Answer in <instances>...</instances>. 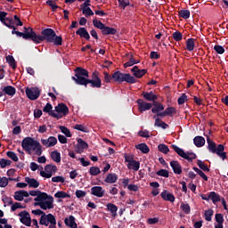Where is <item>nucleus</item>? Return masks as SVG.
<instances>
[{"instance_id":"obj_43","label":"nucleus","mask_w":228,"mask_h":228,"mask_svg":"<svg viewBox=\"0 0 228 228\" xmlns=\"http://www.w3.org/2000/svg\"><path fill=\"white\" fill-rule=\"evenodd\" d=\"M158 149L159 152H162L163 154H168V152H170L168 146L164 143L159 144Z\"/></svg>"},{"instance_id":"obj_64","label":"nucleus","mask_w":228,"mask_h":228,"mask_svg":"<svg viewBox=\"0 0 228 228\" xmlns=\"http://www.w3.org/2000/svg\"><path fill=\"white\" fill-rule=\"evenodd\" d=\"M8 184V178L6 176L1 177L0 176V188H6Z\"/></svg>"},{"instance_id":"obj_29","label":"nucleus","mask_w":228,"mask_h":228,"mask_svg":"<svg viewBox=\"0 0 228 228\" xmlns=\"http://www.w3.org/2000/svg\"><path fill=\"white\" fill-rule=\"evenodd\" d=\"M193 142L196 147H204V145H206V139L200 135H198L194 137Z\"/></svg>"},{"instance_id":"obj_26","label":"nucleus","mask_w":228,"mask_h":228,"mask_svg":"<svg viewBox=\"0 0 228 228\" xmlns=\"http://www.w3.org/2000/svg\"><path fill=\"white\" fill-rule=\"evenodd\" d=\"M76 35L80 36L81 38H85L86 40H90V34L88 33V30H86L85 28H79L76 31Z\"/></svg>"},{"instance_id":"obj_15","label":"nucleus","mask_w":228,"mask_h":228,"mask_svg":"<svg viewBox=\"0 0 228 228\" xmlns=\"http://www.w3.org/2000/svg\"><path fill=\"white\" fill-rule=\"evenodd\" d=\"M55 111L58 113L57 115H61V117H67L69 113V107L65 103H59L55 106Z\"/></svg>"},{"instance_id":"obj_5","label":"nucleus","mask_w":228,"mask_h":228,"mask_svg":"<svg viewBox=\"0 0 228 228\" xmlns=\"http://www.w3.org/2000/svg\"><path fill=\"white\" fill-rule=\"evenodd\" d=\"M206 136L208 150L209 151V152H211L212 154H216L219 158H221V159H223V161L227 159V152L224 151H225V146H224V144H218L216 146V142L211 140L208 135Z\"/></svg>"},{"instance_id":"obj_6","label":"nucleus","mask_w":228,"mask_h":228,"mask_svg":"<svg viewBox=\"0 0 228 228\" xmlns=\"http://www.w3.org/2000/svg\"><path fill=\"white\" fill-rule=\"evenodd\" d=\"M171 147H172L173 151H175V152H176V154H178V156H180V158L186 159L187 161H189V163H191L193 161V159H197V154H195L191 151L186 152V151H184V150L179 148L175 144H172Z\"/></svg>"},{"instance_id":"obj_20","label":"nucleus","mask_w":228,"mask_h":228,"mask_svg":"<svg viewBox=\"0 0 228 228\" xmlns=\"http://www.w3.org/2000/svg\"><path fill=\"white\" fill-rule=\"evenodd\" d=\"M161 199L167 202H175V196L174 194L168 192V191L165 190L160 193Z\"/></svg>"},{"instance_id":"obj_46","label":"nucleus","mask_w":228,"mask_h":228,"mask_svg":"<svg viewBox=\"0 0 228 228\" xmlns=\"http://www.w3.org/2000/svg\"><path fill=\"white\" fill-rule=\"evenodd\" d=\"M197 165L203 172H209L210 169L208 167V165L204 164L202 160H197Z\"/></svg>"},{"instance_id":"obj_2","label":"nucleus","mask_w":228,"mask_h":228,"mask_svg":"<svg viewBox=\"0 0 228 228\" xmlns=\"http://www.w3.org/2000/svg\"><path fill=\"white\" fill-rule=\"evenodd\" d=\"M47 42V44H53V45H62L63 38L61 36H56V32L53 28H45L41 30V35L34 37V44H41L42 42Z\"/></svg>"},{"instance_id":"obj_50","label":"nucleus","mask_w":228,"mask_h":228,"mask_svg":"<svg viewBox=\"0 0 228 228\" xmlns=\"http://www.w3.org/2000/svg\"><path fill=\"white\" fill-rule=\"evenodd\" d=\"M12 165V160L6 159H0V167L1 168H6V167H10Z\"/></svg>"},{"instance_id":"obj_47","label":"nucleus","mask_w":228,"mask_h":228,"mask_svg":"<svg viewBox=\"0 0 228 228\" xmlns=\"http://www.w3.org/2000/svg\"><path fill=\"white\" fill-rule=\"evenodd\" d=\"M166 114L167 115V117H174V115H175V113H177V110L174 107H167L166 110Z\"/></svg>"},{"instance_id":"obj_16","label":"nucleus","mask_w":228,"mask_h":228,"mask_svg":"<svg viewBox=\"0 0 228 228\" xmlns=\"http://www.w3.org/2000/svg\"><path fill=\"white\" fill-rule=\"evenodd\" d=\"M104 193H106V191H104L102 186H94L91 188V195L94 197L101 199L104 197Z\"/></svg>"},{"instance_id":"obj_63","label":"nucleus","mask_w":228,"mask_h":228,"mask_svg":"<svg viewBox=\"0 0 228 228\" xmlns=\"http://www.w3.org/2000/svg\"><path fill=\"white\" fill-rule=\"evenodd\" d=\"M214 51H216V53L217 54H224V53H225V49L224 48V46L220 45H216L214 46Z\"/></svg>"},{"instance_id":"obj_25","label":"nucleus","mask_w":228,"mask_h":228,"mask_svg":"<svg viewBox=\"0 0 228 228\" xmlns=\"http://www.w3.org/2000/svg\"><path fill=\"white\" fill-rule=\"evenodd\" d=\"M3 94H5V95H9L11 97H13L15 94H17V89L12 86H6L3 88Z\"/></svg>"},{"instance_id":"obj_21","label":"nucleus","mask_w":228,"mask_h":228,"mask_svg":"<svg viewBox=\"0 0 228 228\" xmlns=\"http://www.w3.org/2000/svg\"><path fill=\"white\" fill-rule=\"evenodd\" d=\"M131 72H133V75L134 77H137L138 79H141L142 77L145 76L147 74V69H139L138 66H134Z\"/></svg>"},{"instance_id":"obj_54","label":"nucleus","mask_w":228,"mask_h":228,"mask_svg":"<svg viewBox=\"0 0 228 228\" xmlns=\"http://www.w3.org/2000/svg\"><path fill=\"white\" fill-rule=\"evenodd\" d=\"M46 4H47L48 6H51L52 12H56V10H58V8H60V6H58V5L56 4V2H54V1H53V0H47V1H46Z\"/></svg>"},{"instance_id":"obj_8","label":"nucleus","mask_w":228,"mask_h":228,"mask_svg":"<svg viewBox=\"0 0 228 228\" xmlns=\"http://www.w3.org/2000/svg\"><path fill=\"white\" fill-rule=\"evenodd\" d=\"M16 35L17 37H23L24 40H32V42H34L36 32L31 28V27H25L24 32L18 31Z\"/></svg>"},{"instance_id":"obj_10","label":"nucleus","mask_w":228,"mask_h":228,"mask_svg":"<svg viewBox=\"0 0 228 228\" xmlns=\"http://www.w3.org/2000/svg\"><path fill=\"white\" fill-rule=\"evenodd\" d=\"M53 202H54V198H53V196H50L45 201L35 202L34 206H39L41 209H43L44 211H47V209H53L54 208Z\"/></svg>"},{"instance_id":"obj_42","label":"nucleus","mask_w":228,"mask_h":228,"mask_svg":"<svg viewBox=\"0 0 228 228\" xmlns=\"http://www.w3.org/2000/svg\"><path fill=\"white\" fill-rule=\"evenodd\" d=\"M192 170H194V172H196V174H198V175H200V177H201V179H203L204 181H208V175H206V174H204V171H202L201 169H200L199 167H192Z\"/></svg>"},{"instance_id":"obj_27","label":"nucleus","mask_w":228,"mask_h":228,"mask_svg":"<svg viewBox=\"0 0 228 228\" xmlns=\"http://www.w3.org/2000/svg\"><path fill=\"white\" fill-rule=\"evenodd\" d=\"M51 197V195H48L46 192H42L39 191V193H37V197L34 199L35 202H44L45 200H47Z\"/></svg>"},{"instance_id":"obj_49","label":"nucleus","mask_w":228,"mask_h":228,"mask_svg":"<svg viewBox=\"0 0 228 228\" xmlns=\"http://www.w3.org/2000/svg\"><path fill=\"white\" fill-rule=\"evenodd\" d=\"M118 7L122 8L123 10H126V6H129L131 4V2L129 0H118Z\"/></svg>"},{"instance_id":"obj_34","label":"nucleus","mask_w":228,"mask_h":228,"mask_svg":"<svg viewBox=\"0 0 228 228\" xmlns=\"http://www.w3.org/2000/svg\"><path fill=\"white\" fill-rule=\"evenodd\" d=\"M51 159L53 161H55V163H61V154L58 151H53L51 152Z\"/></svg>"},{"instance_id":"obj_24","label":"nucleus","mask_w":228,"mask_h":228,"mask_svg":"<svg viewBox=\"0 0 228 228\" xmlns=\"http://www.w3.org/2000/svg\"><path fill=\"white\" fill-rule=\"evenodd\" d=\"M152 106L154 107L151 109V112H153L155 115L165 110V106L163 105V103L154 102Z\"/></svg>"},{"instance_id":"obj_61","label":"nucleus","mask_w":228,"mask_h":228,"mask_svg":"<svg viewBox=\"0 0 228 228\" xmlns=\"http://www.w3.org/2000/svg\"><path fill=\"white\" fill-rule=\"evenodd\" d=\"M6 156H8L12 161H19V157H17V154L13 151H7Z\"/></svg>"},{"instance_id":"obj_28","label":"nucleus","mask_w":228,"mask_h":228,"mask_svg":"<svg viewBox=\"0 0 228 228\" xmlns=\"http://www.w3.org/2000/svg\"><path fill=\"white\" fill-rule=\"evenodd\" d=\"M25 181L28 184L29 188H38L40 186V183L35 178L26 177Z\"/></svg>"},{"instance_id":"obj_35","label":"nucleus","mask_w":228,"mask_h":228,"mask_svg":"<svg viewBox=\"0 0 228 228\" xmlns=\"http://www.w3.org/2000/svg\"><path fill=\"white\" fill-rule=\"evenodd\" d=\"M107 209L108 211H110V213H112L113 218L117 216V211H118V208L117 207V205L113 203H108Z\"/></svg>"},{"instance_id":"obj_45","label":"nucleus","mask_w":228,"mask_h":228,"mask_svg":"<svg viewBox=\"0 0 228 228\" xmlns=\"http://www.w3.org/2000/svg\"><path fill=\"white\" fill-rule=\"evenodd\" d=\"M93 24H94V28H97V29H101V31H102L104 27L106 26L104 23H102V21L98 20L97 19H94L93 20Z\"/></svg>"},{"instance_id":"obj_12","label":"nucleus","mask_w":228,"mask_h":228,"mask_svg":"<svg viewBox=\"0 0 228 228\" xmlns=\"http://www.w3.org/2000/svg\"><path fill=\"white\" fill-rule=\"evenodd\" d=\"M18 216L20 217V222L23 224V225L31 227V216L29 215V212L23 210L18 214Z\"/></svg>"},{"instance_id":"obj_30","label":"nucleus","mask_w":228,"mask_h":228,"mask_svg":"<svg viewBox=\"0 0 228 228\" xmlns=\"http://www.w3.org/2000/svg\"><path fill=\"white\" fill-rule=\"evenodd\" d=\"M102 35H117V29L115 28H110L105 25V27H103V29L102 30Z\"/></svg>"},{"instance_id":"obj_3","label":"nucleus","mask_w":228,"mask_h":228,"mask_svg":"<svg viewBox=\"0 0 228 228\" xmlns=\"http://www.w3.org/2000/svg\"><path fill=\"white\" fill-rule=\"evenodd\" d=\"M104 81L105 83H111L113 79L116 83H128L129 85H134V83H138V79L134 76H131L129 73H122L120 71H115L112 76L108 72H104Z\"/></svg>"},{"instance_id":"obj_7","label":"nucleus","mask_w":228,"mask_h":228,"mask_svg":"<svg viewBox=\"0 0 228 228\" xmlns=\"http://www.w3.org/2000/svg\"><path fill=\"white\" fill-rule=\"evenodd\" d=\"M39 224L40 225H45V227L50 224L49 228H56V217L53 214H44L40 217Z\"/></svg>"},{"instance_id":"obj_60","label":"nucleus","mask_w":228,"mask_h":228,"mask_svg":"<svg viewBox=\"0 0 228 228\" xmlns=\"http://www.w3.org/2000/svg\"><path fill=\"white\" fill-rule=\"evenodd\" d=\"M188 101V95L186 94H183L177 100L179 106L184 104Z\"/></svg>"},{"instance_id":"obj_39","label":"nucleus","mask_w":228,"mask_h":228,"mask_svg":"<svg viewBox=\"0 0 228 228\" xmlns=\"http://www.w3.org/2000/svg\"><path fill=\"white\" fill-rule=\"evenodd\" d=\"M55 199H70V194L63 191H59L54 194Z\"/></svg>"},{"instance_id":"obj_33","label":"nucleus","mask_w":228,"mask_h":228,"mask_svg":"<svg viewBox=\"0 0 228 228\" xmlns=\"http://www.w3.org/2000/svg\"><path fill=\"white\" fill-rule=\"evenodd\" d=\"M208 198H210V200H212L213 204H216L222 200L220 194L216 193V191H210Z\"/></svg>"},{"instance_id":"obj_18","label":"nucleus","mask_w":228,"mask_h":228,"mask_svg":"<svg viewBox=\"0 0 228 228\" xmlns=\"http://www.w3.org/2000/svg\"><path fill=\"white\" fill-rule=\"evenodd\" d=\"M41 143L45 145V147H54L56 143H58V139L54 136H50L48 139H41Z\"/></svg>"},{"instance_id":"obj_51","label":"nucleus","mask_w":228,"mask_h":228,"mask_svg":"<svg viewBox=\"0 0 228 228\" xmlns=\"http://www.w3.org/2000/svg\"><path fill=\"white\" fill-rule=\"evenodd\" d=\"M60 130L61 131V133H63V134H65V136H67V138L72 137V134L70 133V130L66 126H61Z\"/></svg>"},{"instance_id":"obj_1","label":"nucleus","mask_w":228,"mask_h":228,"mask_svg":"<svg viewBox=\"0 0 228 228\" xmlns=\"http://www.w3.org/2000/svg\"><path fill=\"white\" fill-rule=\"evenodd\" d=\"M88 77H90L88 70L77 67L75 69V77H72L71 79L75 81L76 85L85 86L86 88L88 85L91 88H101V86H102V80L99 77V73L94 72L92 74V79H89Z\"/></svg>"},{"instance_id":"obj_14","label":"nucleus","mask_w":228,"mask_h":228,"mask_svg":"<svg viewBox=\"0 0 228 228\" xmlns=\"http://www.w3.org/2000/svg\"><path fill=\"white\" fill-rule=\"evenodd\" d=\"M44 113H48L50 117H53V118H57V120H60L61 118V115L53 111V104L50 102L46 103V105L43 108Z\"/></svg>"},{"instance_id":"obj_55","label":"nucleus","mask_w":228,"mask_h":228,"mask_svg":"<svg viewBox=\"0 0 228 228\" xmlns=\"http://www.w3.org/2000/svg\"><path fill=\"white\" fill-rule=\"evenodd\" d=\"M2 24L6 26V28H9V29H12V28H14L13 20L12 18H6L4 22H2Z\"/></svg>"},{"instance_id":"obj_38","label":"nucleus","mask_w":228,"mask_h":228,"mask_svg":"<svg viewBox=\"0 0 228 228\" xmlns=\"http://www.w3.org/2000/svg\"><path fill=\"white\" fill-rule=\"evenodd\" d=\"M157 116H153V118L155 119V124L154 126H156L157 127H161L162 129H167V127H168V124L165 123V122H160L159 118H156Z\"/></svg>"},{"instance_id":"obj_58","label":"nucleus","mask_w":228,"mask_h":228,"mask_svg":"<svg viewBox=\"0 0 228 228\" xmlns=\"http://www.w3.org/2000/svg\"><path fill=\"white\" fill-rule=\"evenodd\" d=\"M82 13L86 15V17H92V15H94V11H92L90 7H84Z\"/></svg>"},{"instance_id":"obj_13","label":"nucleus","mask_w":228,"mask_h":228,"mask_svg":"<svg viewBox=\"0 0 228 228\" xmlns=\"http://www.w3.org/2000/svg\"><path fill=\"white\" fill-rule=\"evenodd\" d=\"M136 103L138 105L140 113H143V111H149V110L152 108V103L144 102L142 99H138Z\"/></svg>"},{"instance_id":"obj_17","label":"nucleus","mask_w":228,"mask_h":228,"mask_svg":"<svg viewBox=\"0 0 228 228\" xmlns=\"http://www.w3.org/2000/svg\"><path fill=\"white\" fill-rule=\"evenodd\" d=\"M170 167L173 169L174 174H176L177 175H181L183 174V167L177 160H172L170 162Z\"/></svg>"},{"instance_id":"obj_32","label":"nucleus","mask_w":228,"mask_h":228,"mask_svg":"<svg viewBox=\"0 0 228 228\" xmlns=\"http://www.w3.org/2000/svg\"><path fill=\"white\" fill-rule=\"evenodd\" d=\"M127 168L138 172L140 170V161L133 160L130 164H127Z\"/></svg>"},{"instance_id":"obj_56","label":"nucleus","mask_w":228,"mask_h":228,"mask_svg":"<svg viewBox=\"0 0 228 228\" xmlns=\"http://www.w3.org/2000/svg\"><path fill=\"white\" fill-rule=\"evenodd\" d=\"M157 175L159 177H169L170 174L168 173V170L167 169H160L156 172Z\"/></svg>"},{"instance_id":"obj_31","label":"nucleus","mask_w":228,"mask_h":228,"mask_svg":"<svg viewBox=\"0 0 228 228\" xmlns=\"http://www.w3.org/2000/svg\"><path fill=\"white\" fill-rule=\"evenodd\" d=\"M135 148L138 149V151H141L142 154H149V152H151V149L146 143H139L135 146Z\"/></svg>"},{"instance_id":"obj_22","label":"nucleus","mask_w":228,"mask_h":228,"mask_svg":"<svg viewBox=\"0 0 228 228\" xmlns=\"http://www.w3.org/2000/svg\"><path fill=\"white\" fill-rule=\"evenodd\" d=\"M64 224L69 228H77V224H76V217L74 216H69L64 219Z\"/></svg>"},{"instance_id":"obj_62","label":"nucleus","mask_w":228,"mask_h":228,"mask_svg":"<svg viewBox=\"0 0 228 228\" xmlns=\"http://www.w3.org/2000/svg\"><path fill=\"white\" fill-rule=\"evenodd\" d=\"M179 16L182 17V19H190V11L189 10H181L179 12Z\"/></svg>"},{"instance_id":"obj_57","label":"nucleus","mask_w":228,"mask_h":228,"mask_svg":"<svg viewBox=\"0 0 228 228\" xmlns=\"http://www.w3.org/2000/svg\"><path fill=\"white\" fill-rule=\"evenodd\" d=\"M14 200H18L19 202H22V200H24L21 190L14 192Z\"/></svg>"},{"instance_id":"obj_19","label":"nucleus","mask_w":228,"mask_h":228,"mask_svg":"<svg viewBox=\"0 0 228 228\" xmlns=\"http://www.w3.org/2000/svg\"><path fill=\"white\" fill-rule=\"evenodd\" d=\"M142 95L145 101H148L150 102H156V101H158V95H156L152 91L142 92Z\"/></svg>"},{"instance_id":"obj_23","label":"nucleus","mask_w":228,"mask_h":228,"mask_svg":"<svg viewBox=\"0 0 228 228\" xmlns=\"http://www.w3.org/2000/svg\"><path fill=\"white\" fill-rule=\"evenodd\" d=\"M117 181H118V175L115 173H110L107 175L104 183H107L108 184H114Z\"/></svg>"},{"instance_id":"obj_9","label":"nucleus","mask_w":228,"mask_h":228,"mask_svg":"<svg viewBox=\"0 0 228 228\" xmlns=\"http://www.w3.org/2000/svg\"><path fill=\"white\" fill-rule=\"evenodd\" d=\"M58 167L53 164H48L45 167V171H40L41 177H45V179H51L53 174H56Z\"/></svg>"},{"instance_id":"obj_44","label":"nucleus","mask_w":228,"mask_h":228,"mask_svg":"<svg viewBox=\"0 0 228 228\" xmlns=\"http://www.w3.org/2000/svg\"><path fill=\"white\" fill-rule=\"evenodd\" d=\"M214 213H215V212H214L213 209H211V208L206 210L205 213H204L205 220H206L207 222H211L212 216H213V214H214Z\"/></svg>"},{"instance_id":"obj_11","label":"nucleus","mask_w":228,"mask_h":228,"mask_svg":"<svg viewBox=\"0 0 228 228\" xmlns=\"http://www.w3.org/2000/svg\"><path fill=\"white\" fill-rule=\"evenodd\" d=\"M25 94L30 101H37L40 97V89L38 87H27Z\"/></svg>"},{"instance_id":"obj_36","label":"nucleus","mask_w":228,"mask_h":228,"mask_svg":"<svg viewBox=\"0 0 228 228\" xmlns=\"http://www.w3.org/2000/svg\"><path fill=\"white\" fill-rule=\"evenodd\" d=\"M5 60H6L7 63L10 65V67H12V69H13V70H15V69H17V62L15 61V58H13L12 55L6 56Z\"/></svg>"},{"instance_id":"obj_40","label":"nucleus","mask_w":228,"mask_h":228,"mask_svg":"<svg viewBox=\"0 0 228 228\" xmlns=\"http://www.w3.org/2000/svg\"><path fill=\"white\" fill-rule=\"evenodd\" d=\"M180 209L185 214V215H190L191 213V208L190 207V204L188 203H182Z\"/></svg>"},{"instance_id":"obj_48","label":"nucleus","mask_w":228,"mask_h":228,"mask_svg":"<svg viewBox=\"0 0 228 228\" xmlns=\"http://www.w3.org/2000/svg\"><path fill=\"white\" fill-rule=\"evenodd\" d=\"M90 175H99L101 174V168L99 167H91L89 168Z\"/></svg>"},{"instance_id":"obj_52","label":"nucleus","mask_w":228,"mask_h":228,"mask_svg":"<svg viewBox=\"0 0 228 228\" xmlns=\"http://www.w3.org/2000/svg\"><path fill=\"white\" fill-rule=\"evenodd\" d=\"M77 147L78 149H88V143L85 142L83 139H77Z\"/></svg>"},{"instance_id":"obj_59","label":"nucleus","mask_w":228,"mask_h":228,"mask_svg":"<svg viewBox=\"0 0 228 228\" xmlns=\"http://www.w3.org/2000/svg\"><path fill=\"white\" fill-rule=\"evenodd\" d=\"M172 37L175 42H181L183 40V34L180 31L174 32Z\"/></svg>"},{"instance_id":"obj_41","label":"nucleus","mask_w":228,"mask_h":228,"mask_svg":"<svg viewBox=\"0 0 228 228\" xmlns=\"http://www.w3.org/2000/svg\"><path fill=\"white\" fill-rule=\"evenodd\" d=\"M137 63H140V61L134 60L132 54L129 61L124 64V67L125 69H127V67H133V65H136Z\"/></svg>"},{"instance_id":"obj_4","label":"nucleus","mask_w":228,"mask_h":228,"mask_svg":"<svg viewBox=\"0 0 228 228\" xmlns=\"http://www.w3.org/2000/svg\"><path fill=\"white\" fill-rule=\"evenodd\" d=\"M21 147L28 154H31V151H35L36 156H42V144L32 137H25L21 142Z\"/></svg>"},{"instance_id":"obj_53","label":"nucleus","mask_w":228,"mask_h":228,"mask_svg":"<svg viewBox=\"0 0 228 228\" xmlns=\"http://www.w3.org/2000/svg\"><path fill=\"white\" fill-rule=\"evenodd\" d=\"M73 128L77 131H81L82 133H88V127L85 126L84 125L77 124Z\"/></svg>"},{"instance_id":"obj_37","label":"nucleus","mask_w":228,"mask_h":228,"mask_svg":"<svg viewBox=\"0 0 228 228\" xmlns=\"http://www.w3.org/2000/svg\"><path fill=\"white\" fill-rule=\"evenodd\" d=\"M186 49L190 53H191V51H193V49H195V39H193V38L187 39V41H186Z\"/></svg>"}]
</instances>
